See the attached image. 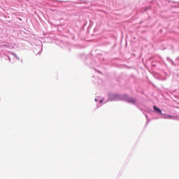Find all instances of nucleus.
<instances>
[{"label": "nucleus", "mask_w": 179, "mask_h": 179, "mask_svg": "<svg viewBox=\"0 0 179 179\" xmlns=\"http://www.w3.org/2000/svg\"><path fill=\"white\" fill-rule=\"evenodd\" d=\"M122 100L127 101V103H129L130 104H135L136 101L135 99L132 96H129V95L109 92L108 94V100L105 103L108 101H121Z\"/></svg>", "instance_id": "nucleus-1"}, {"label": "nucleus", "mask_w": 179, "mask_h": 179, "mask_svg": "<svg viewBox=\"0 0 179 179\" xmlns=\"http://www.w3.org/2000/svg\"><path fill=\"white\" fill-rule=\"evenodd\" d=\"M0 48H1V52H3L4 55H6V52L8 54L10 52L9 50L12 49V45L8 42H1L0 43Z\"/></svg>", "instance_id": "nucleus-2"}, {"label": "nucleus", "mask_w": 179, "mask_h": 179, "mask_svg": "<svg viewBox=\"0 0 179 179\" xmlns=\"http://www.w3.org/2000/svg\"><path fill=\"white\" fill-rule=\"evenodd\" d=\"M43 51V46L36 45L34 49V53L35 55H38Z\"/></svg>", "instance_id": "nucleus-3"}, {"label": "nucleus", "mask_w": 179, "mask_h": 179, "mask_svg": "<svg viewBox=\"0 0 179 179\" xmlns=\"http://www.w3.org/2000/svg\"><path fill=\"white\" fill-rule=\"evenodd\" d=\"M153 110H154V113H156L157 114H160L161 115H163V113L162 112V109H160L157 106L154 105L153 106Z\"/></svg>", "instance_id": "nucleus-4"}, {"label": "nucleus", "mask_w": 179, "mask_h": 179, "mask_svg": "<svg viewBox=\"0 0 179 179\" xmlns=\"http://www.w3.org/2000/svg\"><path fill=\"white\" fill-rule=\"evenodd\" d=\"M166 60L170 62V64L172 65V66H177V65H179V62L174 63V61H173L170 57H167Z\"/></svg>", "instance_id": "nucleus-5"}, {"label": "nucleus", "mask_w": 179, "mask_h": 179, "mask_svg": "<svg viewBox=\"0 0 179 179\" xmlns=\"http://www.w3.org/2000/svg\"><path fill=\"white\" fill-rule=\"evenodd\" d=\"M8 54H10V55H13V57H15V58H16V59H17V61H20V58H19L17 57V55H16V53L10 52Z\"/></svg>", "instance_id": "nucleus-6"}, {"label": "nucleus", "mask_w": 179, "mask_h": 179, "mask_svg": "<svg viewBox=\"0 0 179 179\" xmlns=\"http://www.w3.org/2000/svg\"><path fill=\"white\" fill-rule=\"evenodd\" d=\"M103 101H104V99H99V104H96L97 108H100V107H101V104H103Z\"/></svg>", "instance_id": "nucleus-7"}, {"label": "nucleus", "mask_w": 179, "mask_h": 179, "mask_svg": "<svg viewBox=\"0 0 179 179\" xmlns=\"http://www.w3.org/2000/svg\"><path fill=\"white\" fill-rule=\"evenodd\" d=\"M6 57H7L8 58V60L9 62H10V55L8 52H6Z\"/></svg>", "instance_id": "nucleus-8"}, {"label": "nucleus", "mask_w": 179, "mask_h": 179, "mask_svg": "<svg viewBox=\"0 0 179 179\" xmlns=\"http://www.w3.org/2000/svg\"><path fill=\"white\" fill-rule=\"evenodd\" d=\"M134 106H137V108H138V110L140 111H142L143 113V109L141 107H139V106H138L136 103H134Z\"/></svg>", "instance_id": "nucleus-9"}, {"label": "nucleus", "mask_w": 179, "mask_h": 179, "mask_svg": "<svg viewBox=\"0 0 179 179\" xmlns=\"http://www.w3.org/2000/svg\"><path fill=\"white\" fill-rule=\"evenodd\" d=\"M143 114H144L145 117H146V120L149 119V116H148V114H145V112H143Z\"/></svg>", "instance_id": "nucleus-10"}, {"label": "nucleus", "mask_w": 179, "mask_h": 179, "mask_svg": "<svg viewBox=\"0 0 179 179\" xmlns=\"http://www.w3.org/2000/svg\"><path fill=\"white\" fill-rule=\"evenodd\" d=\"M149 122H150V119H147L145 125H148Z\"/></svg>", "instance_id": "nucleus-11"}, {"label": "nucleus", "mask_w": 179, "mask_h": 179, "mask_svg": "<svg viewBox=\"0 0 179 179\" xmlns=\"http://www.w3.org/2000/svg\"><path fill=\"white\" fill-rule=\"evenodd\" d=\"M167 117H169V118H173V116L171 115H168Z\"/></svg>", "instance_id": "nucleus-12"}, {"label": "nucleus", "mask_w": 179, "mask_h": 179, "mask_svg": "<svg viewBox=\"0 0 179 179\" xmlns=\"http://www.w3.org/2000/svg\"><path fill=\"white\" fill-rule=\"evenodd\" d=\"M159 117H154L153 120H158Z\"/></svg>", "instance_id": "nucleus-13"}, {"label": "nucleus", "mask_w": 179, "mask_h": 179, "mask_svg": "<svg viewBox=\"0 0 179 179\" xmlns=\"http://www.w3.org/2000/svg\"><path fill=\"white\" fill-rule=\"evenodd\" d=\"M163 1H165L166 2H170V1L169 0H163Z\"/></svg>", "instance_id": "nucleus-14"}, {"label": "nucleus", "mask_w": 179, "mask_h": 179, "mask_svg": "<svg viewBox=\"0 0 179 179\" xmlns=\"http://www.w3.org/2000/svg\"><path fill=\"white\" fill-rule=\"evenodd\" d=\"M176 61H179V57H177V58H176Z\"/></svg>", "instance_id": "nucleus-15"}, {"label": "nucleus", "mask_w": 179, "mask_h": 179, "mask_svg": "<svg viewBox=\"0 0 179 179\" xmlns=\"http://www.w3.org/2000/svg\"><path fill=\"white\" fill-rule=\"evenodd\" d=\"M97 100H98L97 98H95L94 101H97Z\"/></svg>", "instance_id": "nucleus-16"}, {"label": "nucleus", "mask_w": 179, "mask_h": 179, "mask_svg": "<svg viewBox=\"0 0 179 179\" xmlns=\"http://www.w3.org/2000/svg\"><path fill=\"white\" fill-rule=\"evenodd\" d=\"M148 9H149V8H146L145 10H148Z\"/></svg>", "instance_id": "nucleus-17"}, {"label": "nucleus", "mask_w": 179, "mask_h": 179, "mask_svg": "<svg viewBox=\"0 0 179 179\" xmlns=\"http://www.w3.org/2000/svg\"><path fill=\"white\" fill-rule=\"evenodd\" d=\"M99 73H101V72H100V71H98Z\"/></svg>", "instance_id": "nucleus-18"}, {"label": "nucleus", "mask_w": 179, "mask_h": 179, "mask_svg": "<svg viewBox=\"0 0 179 179\" xmlns=\"http://www.w3.org/2000/svg\"><path fill=\"white\" fill-rule=\"evenodd\" d=\"M162 118H166V117H162Z\"/></svg>", "instance_id": "nucleus-19"}, {"label": "nucleus", "mask_w": 179, "mask_h": 179, "mask_svg": "<svg viewBox=\"0 0 179 179\" xmlns=\"http://www.w3.org/2000/svg\"><path fill=\"white\" fill-rule=\"evenodd\" d=\"M0 101H1V98H0Z\"/></svg>", "instance_id": "nucleus-20"}]
</instances>
